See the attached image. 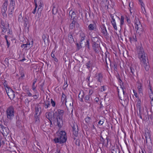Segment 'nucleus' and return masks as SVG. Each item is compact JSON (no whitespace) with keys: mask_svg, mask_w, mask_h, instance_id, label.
Returning a JSON list of instances; mask_svg holds the SVG:
<instances>
[{"mask_svg":"<svg viewBox=\"0 0 153 153\" xmlns=\"http://www.w3.org/2000/svg\"><path fill=\"white\" fill-rule=\"evenodd\" d=\"M15 5V1L14 0H10V4L9 7H14Z\"/></svg>","mask_w":153,"mask_h":153,"instance_id":"58836bf2","label":"nucleus"},{"mask_svg":"<svg viewBox=\"0 0 153 153\" xmlns=\"http://www.w3.org/2000/svg\"><path fill=\"white\" fill-rule=\"evenodd\" d=\"M49 100V99H48V100L47 101H45L43 103L44 106L45 108H48L51 105V103H50V102Z\"/></svg>","mask_w":153,"mask_h":153,"instance_id":"b1692460","label":"nucleus"},{"mask_svg":"<svg viewBox=\"0 0 153 153\" xmlns=\"http://www.w3.org/2000/svg\"><path fill=\"white\" fill-rule=\"evenodd\" d=\"M22 19H23V18L22 17V14L21 13L19 16L18 20L19 22L20 21L21 22H22Z\"/></svg>","mask_w":153,"mask_h":153,"instance_id":"603ef678","label":"nucleus"},{"mask_svg":"<svg viewBox=\"0 0 153 153\" xmlns=\"http://www.w3.org/2000/svg\"><path fill=\"white\" fill-rule=\"evenodd\" d=\"M131 72L133 75H134V73L136 72L135 67L133 65H131L130 67Z\"/></svg>","mask_w":153,"mask_h":153,"instance_id":"c85d7f7f","label":"nucleus"},{"mask_svg":"<svg viewBox=\"0 0 153 153\" xmlns=\"http://www.w3.org/2000/svg\"><path fill=\"white\" fill-rule=\"evenodd\" d=\"M120 149L118 148L117 147H114L112 149V153H120Z\"/></svg>","mask_w":153,"mask_h":153,"instance_id":"c756f323","label":"nucleus"},{"mask_svg":"<svg viewBox=\"0 0 153 153\" xmlns=\"http://www.w3.org/2000/svg\"><path fill=\"white\" fill-rule=\"evenodd\" d=\"M73 33L71 32H70L68 35V41L71 43H73L74 42V39L73 37Z\"/></svg>","mask_w":153,"mask_h":153,"instance_id":"f3484780","label":"nucleus"},{"mask_svg":"<svg viewBox=\"0 0 153 153\" xmlns=\"http://www.w3.org/2000/svg\"><path fill=\"white\" fill-rule=\"evenodd\" d=\"M7 93L9 98L11 100L13 99L15 96L14 91L10 88L8 89V91L5 89Z\"/></svg>","mask_w":153,"mask_h":153,"instance_id":"0eeeda50","label":"nucleus"},{"mask_svg":"<svg viewBox=\"0 0 153 153\" xmlns=\"http://www.w3.org/2000/svg\"><path fill=\"white\" fill-rule=\"evenodd\" d=\"M39 115H34L35 119H36V121H37L39 120Z\"/></svg>","mask_w":153,"mask_h":153,"instance_id":"680f3d73","label":"nucleus"},{"mask_svg":"<svg viewBox=\"0 0 153 153\" xmlns=\"http://www.w3.org/2000/svg\"><path fill=\"white\" fill-rule=\"evenodd\" d=\"M82 96H83V95L82 94V92H80L78 95V98L80 101L83 102L84 100L83 99H82Z\"/></svg>","mask_w":153,"mask_h":153,"instance_id":"4c0bfd02","label":"nucleus"},{"mask_svg":"<svg viewBox=\"0 0 153 153\" xmlns=\"http://www.w3.org/2000/svg\"><path fill=\"white\" fill-rule=\"evenodd\" d=\"M3 29L2 30V32L3 34H4V33H5L6 32H7L8 31V29H7L6 28H5V26H3Z\"/></svg>","mask_w":153,"mask_h":153,"instance_id":"5fc2aeb1","label":"nucleus"},{"mask_svg":"<svg viewBox=\"0 0 153 153\" xmlns=\"http://www.w3.org/2000/svg\"><path fill=\"white\" fill-rule=\"evenodd\" d=\"M7 1H5L3 3L2 6V7L1 8V11L2 16L5 18H6L7 17L6 11L7 9Z\"/></svg>","mask_w":153,"mask_h":153,"instance_id":"423d86ee","label":"nucleus"},{"mask_svg":"<svg viewBox=\"0 0 153 153\" xmlns=\"http://www.w3.org/2000/svg\"><path fill=\"white\" fill-rule=\"evenodd\" d=\"M124 19L125 17L124 16H121L120 19V26L121 27L124 24Z\"/></svg>","mask_w":153,"mask_h":153,"instance_id":"c9c22d12","label":"nucleus"},{"mask_svg":"<svg viewBox=\"0 0 153 153\" xmlns=\"http://www.w3.org/2000/svg\"><path fill=\"white\" fill-rule=\"evenodd\" d=\"M75 21L74 19L70 25V27L71 29H73L75 27Z\"/></svg>","mask_w":153,"mask_h":153,"instance_id":"e433bc0d","label":"nucleus"},{"mask_svg":"<svg viewBox=\"0 0 153 153\" xmlns=\"http://www.w3.org/2000/svg\"><path fill=\"white\" fill-rule=\"evenodd\" d=\"M81 44H80H80H79L78 43H76V48L77 50L78 51L82 48Z\"/></svg>","mask_w":153,"mask_h":153,"instance_id":"de8ad7c7","label":"nucleus"},{"mask_svg":"<svg viewBox=\"0 0 153 153\" xmlns=\"http://www.w3.org/2000/svg\"><path fill=\"white\" fill-rule=\"evenodd\" d=\"M58 10L57 8H56L55 6H53L52 11V13L54 15L56 14Z\"/></svg>","mask_w":153,"mask_h":153,"instance_id":"a19ab883","label":"nucleus"},{"mask_svg":"<svg viewBox=\"0 0 153 153\" xmlns=\"http://www.w3.org/2000/svg\"><path fill=\"white\" fill-rule=\"evenodd\" d=\"M75 21V27H76V28L79 27V23L77 22L76 19H74Z\"/></svg>","mask_w":153,"mask_h":153,"instance_id":"8fccbe9b","label":"nucleus"},{"mask_svg":"<svg viewBox=\"0 0 153 153\" xmlns=\"http://www.w3.org/2000/svg\"><path fill=\"white\" fill-rule=\"evenodd\" d=\"M0 127L2 129V133L3 134L6 135L8 134L9 133V129L8 127L4 126L2 125H1Z\"/></svg>","mask_w":153,"mask_h":153,"instance_id":"4468645a","label":"nucleus"},{"mask_svg":"<svg viewBox=\"0 0 153 153\" xmlns=\"http://www.w3.org/2000/svg\"><path fill=\"white\" fill-rule=\"evenodd\" d=\"M91 40L92 43H100L99 39L96 37H92L91 38Z\"/></svg>","mask_w":153,"mask_h":153,"instance_id":"7c9ffc66","label":"nucleus"},{"mask_svg":"<svg viewBox=\"0 0 153 153\" xmlns=\"http://www.w3.org/2000/svg\"><path fill=\"white\" fill-rule=\"evenodd\" d=\"M73 132L74 135L76 137H77L78 135V126L76 124H73L72 126Z\"/></svg>","mask_w":153,"mask_h":153,"instance_id":"1a4fd4ad","label":"nucleus"},{"mask_svg":"<svg viewBox=\"0 0 153 153\" xmlns=\"http://www.w3.org/2000/svg\"><path fill=\"white\" fill-rule=\"evenodd\" d=\"M85 45L86 47L88 48L89 50L90 49V44L88 40L86 41V42L85 43Z\"/></svg>","mask_w":153,"mask_h":153,"instance_id":"c03bdc74","label":"nucleus"},{"mask_svg":"<svg viewBox=\"0 0 153 153\" xmlns=\"http://www.w3.org/2000/svg\"><path fill=\"white\" fill-rule=\"evenodd\" d=\"M12 30L8 29V31H7V35L9 37H12Z\"/></svg>","mask_w":153,"mask_h":153,"instance_id":"37998d69","label":"nucleus"},{"mask_svg":"<svg viewBox=\"0 0 153 153\" xmlns=\"http://www.w3.org/2000/svg\"><path fill=\"white\" fill-rule=\"evenodd\" d=\"M90 95H87L85 96L84 97L85 101L88 103H90L91 102V98H90Z\"/></svg>","mask_w":153,"mask_h":153,"instance_id":"6ab92c4d","label":"nucleus"},{"mask_svg":"<svg viewBox=\"0 0 153 153\" xmlns=\"http://www.w3.org/2000/svg\"><path fill=\"white\" fill-rule=\"evenodd\" d=\"M101 29V32L105 36H107L108 34L107 33L106 27L104 25L100 26Z\"/></svg>","mask_w":153,"mask_h":153,"instance_id":"dca6fc26","label":"nucleus"},{"mask_svg":"<svg viewBox=\"0 0 153 153\" xmlns=\"http://www.w3.org/2000/svg\"><path fill=\"white\" fill-rule=\"evenodd\" d=\"M126 19L127 21V22L128 23H130V21L128 17L126 16Z\"/></svg>","mask_w":153,"mask_h":153,"instance_id":"69168bd1","label":"nucleus"},{"mask_svg":"<svg viewBox=\"0 0 153 153\" xmlns=\"http://www.w3.org/2000/svg\"><path fill=\"white\" fill-rule=\"evenodd\" d=\"M142 97V96L141 97L140 96V97L138 99H137L138 100V101L137 102V104L138 105V108L139 109V111L140 112V108L141 106V99Z\"/></svg>","mask_w":153,"mask_h":153,"instance_id":"bb28decb","label":"nucleus"},{"mask_svg":"<svg viewBox=\"0 0 153 153\" xmlns=\"http://www.w3.org/2000/svg\"><path fill=\"white\" fill-rule=\"evenodd\" d=\"M104 59L105 60L106 64L107 65L108 63H111L109 59V53L108 52H106L105 53V56H104Z\"/></svg>","mask_w":153,"mask_h":153,"instance_id":"2eb2a0df","label":"nucleus"},{"mask_svg":"<svg viewBox=\"0 0 153 153\" xmlns=\"http://www.w3.org/2000/svg\"><path fill=\"white\" fill-rule=\"evenodd\" d=\"M106 139L107 140V143L105 144V146L107 147L108 145V142L110 141V140L108 137H106Z\"/></svg>","mask_w":153,"mask_h":153,"instance_id":"6e6d98bb","label":"nucleus"},{"mask_svg":"<svg viewBox=\"0 0 153 153\" xmlns=\"http://www.w3.org/2000/svg\"><path fill=\"white\" fill-rule=\"evenodd\" d=\"M67 140L66 133L64 131H62L59 132L57 137L55 138L53 141L56 143L62 144L65 143Z\"/></svg>","mask_w":153,"mask_h":153,"instance_id":"7ed1b4c3","label":"nucleus"},{"mask_svg":"<svg viewBox=\"0 0 153 153\" xmlns=\"http://www.w3.org/2000/svg\"><path fill=\"white\" fill-rule=\"evenodd\" d=\"M85 65L87 67V68L89 69H92V67H94L93 65V63L91 61H89L87 63L85 64Z\"/></svg>","mask_w":153,"mask_h":153,"instance_id":"a211bd4d","label":"nucleus"},{"mask_svg":"<svg viewBox=\"0 0 153 153\" xmlns=\"http://www.w3.org/2000/svg\"><path fill=\"white\" fill-rule=\"evenodd\" d=\"M137 50L139 58L143 63L145 70L148 71L149 68V63L141 44H140L137 47Z\"/></svg>","mask_w":153,"mask_h":153,"instance_id":"f257e3e1","label":"nucleus"},{"mask_svg":"<svg viewBox=\"0 0 153 153\" xmlns=\"http://www.w3.org/2000/svg\"><path fill=\"white\" fill-rule=\"evenodd\" d=\"M100 143H101L103 145L105 146V140L103 137H102V139H100Z\"/></svg>","mask_w":153,"mask_h":153,"instance_id":"49530a36","label":"nucleus"},{"mask_svg":"<svg viewBox=\"0 0 153 153\" xmlns=\"http://www.w3.org/2000/svg\"><path fill=\"white\" fill-rule=\"evenodd\" d=\"M129 39L131 42H136L137 41L136 36H133L132 37H129Z\"/></svg>","mask_w":153,"mask_h":153,"instance_id":"473e14b6","label":"nucleus"},{"mask_svg":"<svg viewBox=\"0 0 153 153\" xmlns=\"http://www.w3.org/2000/svg\"><path fill=\"white\" fill-rule=\"evenodd\" d=\"M32 44H31V46H29L30 45V42H27L26 44H23L22 45H21V47L22 48H27L28 47L29 48H30L32 46V45H33V41H32Z\"/></svg>","mask_w":153,"mask_h":153,"instance_id":"a878e982","label":"nucleus"},{"mask_svg":"<svg viewBox=\"0 0 153 153\" xmlns=\"http://www.w3.org/2000/svg\"><path fill=\"white\" fill-rule=\"evenodd\" d=\"M69 17H71V19L74 20V19H76L75 18L76 17V14L74 11L73 10H71L69 12Z\"/></svg>","mask_w":153,"mask_h":153,"instance_id":"aec40b11","label":"nucleus"},{"mask_svg":"<svg viewBox=\"0 0 153 153\" xmlns=\"http://www.w3.org/2000/svg\"><path fill=\"white\" fill-rule=\"evenodd\" d=\"M149 93V96L151 100L153 99V93L152 92H150Z\"/></svg>","mask_w":153,"mask_h":153,"instance_id":"4d7b16f0","label":"nucleus"},{"mask_svg":"<svg viewBox=\"0 0 153 153\" xmlns=\"http://www.w3.org/2000/svg\"><path fill=\"white\" fill-rule=\"evenodd\" d=\"M147 134H148V136H147V134H146V135L145 136V138H146V143H147V137H150V135L149 134L148 132H147Z\"/></svg>","mask_w":153,"mask_h":153,"instance_id":"13d9d810","label":"nucleus"},{"mask_svg":"<svg viewBox=\"0 0 153 153\" xmlns=\"http://www.w3.org/2000/svg\"><path fill=\"white\" fill-rule=\"evenodd\" d=\"M137 84L138 92L140 94L141 97L142 96H143V84L139 81L137 82Z\"/></svg>","mask_w":153,"mask_h":153,"instance_id":"6e6552de","label":"nucleus"},{"mask_svg":"<svg viewBox=\"0 0 153 153\" xmlns=\"http://www.w3.org/2000/svg\"><path fill=\"white\" fill-rule=\"evenodd\" d=\"M121 89H122V91L123 92V98H122L123 99V100H124V101H125V100H126L127 99H128V96L127 94H125V91H124L123 89V87H122V86L121 85ZM117 92L118 93V96L119 97V99L122 100H123V99H121V97H120L119 96V89L118 88H117Z\"/></svg>","mask_w":153,"mask_h":153,"instance_id":"9d476101","label":"nucleus"},{"mask_svg":"<svg viewBox=\"0 0 153 153\" xmlns=\"http://www.w3.org/2000/svg\"><path fill=\"white\" fill-rule=\"evenodd\" d=\"M24 26L25 27H27V25L28 24V21L26 17H25L24 19Z\"/></svg>","mask_w":153,"mask_h":153,"instance_id":"ea45409f","label":"nucleus"},{"mask_svg":"<svg viewBox=\"0 0 153 153\" xmlns=\"http://www.w3.org/2000/svg\"><path fill=\"white\" fill-rule=\"evenodd\" d=\"M75 143L76 145L79 146L80 145L79 140H76V141Z\"/></svg>","mask_w":153,"mask_h":153,"instance_id":"0e129e2a","label":"nucleus"},{"mask_svg":"<svg viewBox=\"0 0 153 153\" xmlns=\"http://www.w3.org/2000/svg\"><path fill=\"white\" fill-rule=\"evenodd\" d=\"M135 28L136 29V33L141 34L143 29L142 27V25L138 19H135Z\"/></svg>","mask_w":153,"mask_h":153,"instance_id":"39448f33","label":"nucleus"},{"mask_svg":"<svg viewBox=\"0 0 153 153\" xmlns=\"http://www.w3.org/2000/svg\"><path fill=\"white\" fill-rule=\"evenodd\" d=\"M133 92L134 94V95L135 96V97L137 98V99H138L140 97H139L137 95V92L134 90H133Z\"/></svg>","mask_w":153,"mask_h":153,"instance_id":"864d4df0","label":"nucleus"},{"mask_svg":"<svg viewBox=\"0 0 153 153\" xmlns=\"http://www.w3.org/2000/svg\"><path fill=\"white\" fill-rule=\"evenodd\" d=\"M92 47L93 49L95 52H97L99 50L100 43H92Z\"/></svg>","mask_w":153,"mask_h":153,"instance_id":"ddd939ff","label":"nucleus"},{"mask_svg":"<svg viewBox=\"0 0 153 153\" xmlns=\"http://www.w3.org/2000/svg\"><path fill=\"white\" fill-rule=\"evenodd\" d=\"M64 112L63 110L60 109L54 112L55 118L56 120L58 126L59 128L62 127L63 125L62 118Z\"/></svg>","mask_w":153,"mask_h":153,"instance_id":"f03ea898","label":"nucleus"},{"mask_svg":"<svg viewBox=\"0 0 153 153\" xmlns=\"http://www.w3.org/2000/svg\"><path fill=\"white\" fill-rule=\"evenodd\" d=\"M51 103L52 106L55 107V106L56 102L55 101H54L52 99H51Z\"/></svg>","mask_w":153,"mask_h":153,"instance_id":"3c124183","label":"nucleus"},{"mask_svg":"<svg viewBox=\"0 0 153 153\" xmlns=\"http://www.w3.org/2000/svg\"><path fill=\"white\" fill-rule=\"evenodd\" d=\"M7 118L10 120L12 119L14 117V108L12 106H10L6 111Z\"/></svg>","mask_w":153,"mask_h":153,"instance_id":"20e7f679","label":"nucleus"},{"mask_svg":"<svg viewBox=\"0 0 153 153\" xmlns=\"http://www.w3.org/2000/svg\"><path fill=\"white\" fill-rule=\"evenodd\" d=\"M152 144L151 142L147 144V151L149 153H152Z\"/></svg>","mask_w":153,"mask_h":153,"instance_id":"412c9836","label":"nucleus"},{"mask_svg":"<svg viewBox=\"0 0 153 153\" xmlns=\"http://www.w3.org/2000/svg\"><path fill=\"white\" fill-rule=\"evenodd\" d=\"M45 117L49 120H52L55 119L54 112L53 114L51 112H46L45 114Z\"/></svg>","mask_w":153,"mask_h":153,"instance_id":"9b49d317","label":"nucleus"},{"mask_svg":"<svg viewBox=\"0 0 153 153\" xmlns=\"http://www.w3.org/2000/svg\"><path fill=\"white\" fill-rule=\"evenodd\" d=\"M141 114L143 117V120L147 121L149 119L148 111L146 110H143Z\"/></svg>","mask_w":153,"mask_h":153,"instance_id":"f8f14e48","label":"nucleus"},{"mask_svg":"<svg viewBox=\"0 0 153 153\" xmlns=\"http://www.w3.org/2000/svg\"><path fill=\"white\" fill-rule=\"evenodd\" d=\"M111 68H113L114 71H117V64L115 62H111L110 64Z\"/></svg>","mask_w":153,"mask_h":153,"instance_id":"5701e85b","label":"nucleus"},{"mask_svg":"<svg viewBox=\"0 0 153 153\" xmlns=\"http://www.w3.org/2000/svg\"><path fill=\"white\" fill-rule=\"evenodd\" d=\"M42 4L41 2H40V4H39V7L38 9V13H39V11H40L39 13H40V11L42 10Z\"/></svg>","mask_w":153,"mask_h":153,"instance_id":"a18cd8bd","label":"nucleus"},{"mask_svg":"<svg viewBox=\"0 0 153 153\" xmlns=\"http://www.w3.org/2000/svg\"><path fill=\"white\" fill-rule=\"evenodd\" d=\"M80 37L81 38V40L80 41L79 43H80V44H82V41L83 40H84L85 38V34L82 33H80Z\"/></svg>","mask_w":153,"mask_h":153,"instance_id":"2f4dec72","label":"nucleus"},{"mask_svg":"<svg viewBox=\"0 0 153 153\" xmlns=\"http://www.w3.org/2000/svg\"><path fill=\"white\" fill-rule=\"evenodd\" d=\"M95 77L97 80L99 82H100L102 80L103 76L101 74L99 73L96 74Z\"/></svg>","mask_w":153,"mask_h":153,"instance_id":"4be33fe9","label":"nucleus"},{"mask_svg":"<svg viewBox=\"0 0 153 153\" xmlns=\"http://www.w3.org/2000/svg\"><path fill=\"white\" fill-rule=\"evenodd\" d=\"M4 86L5 87L7 88L8 89H8H9V88H10V87H9L8 86L7 82L6 81H5L4 82Z\"/></svg>","mask_w":153,"mask_h":153,"instance_id":"e2e57ef3","label":"nucleus"},{"mask_svg":"<svg viewBox=\"0 0 153 153\" xmlns=\"http://www.w3.org/2000/svg\"><path fill=\"white\" fill-rule=\"evenodd\" d=\"M88 29L90 30L96 31L97 29L95 25L94 24H90L88 26Z\"/></svg>","mask_w":153,"mask_h":153,"instance_id":"393cba45","label":"nucleus"},{"mask_svg":"<svg viewBox=\"0 0 153 153\" xmlns=\"http://www.w3.org/2000/svg\"><path fill=\"white\" fill-rule=\"evenodd\" d=\"M91 76V75L90 74H89L88 76L86 78V80L87 82H90V78Z\"/></svg>","mask_w":153,"mask_h":153,"instance_id":"052dcab7","label":"nucleus"},{"mask_svg":"<svg viewBox=\"0 0 153 153\" xmlns=\"http://www.w3.org/2000/svg\"><path fill=\"white\" fill-rule=\"evenodd\" d=\"M41 108L40 107L35 108V115H39L41 114Z\"/></svg>","mask_w":153,"mask_h":153,"instance_id":"cd10ccee","label":"nucleus"},{"mask_svg":"<svg viewBox=\"0 0 153 153\" xmlns=\"http://www.w3.org/2000/svg\"><path fill=\"white\" fill-rule=\"evenodd\" d=\"M111 24H112V25H113V27L114 28V29L116 30H117V27L116 26V22H114V23L113 22L111 23Z\"/></svg>","mask_w":153,"mask_h":153,"instance_id":"09e8293b","label":"nucleus"},{"mask_svg":"<svg viewBox=\"0 0 153 153\" xmlns=\"http://www.w3.org/2000/svg\"><path fill=\"white\" fill-rule=\"evenodd\" d=\"M68 86V85L67 84V81L66 82H64V85L63 86V88H64V89H65L66 87H67Z\"/></svg>","mask_w":153,"mask_h":153,"instance_id":"bf43d9fd","label":"nucleus"},{"mask_svg":"<svg viewBox=\"0 0 153 153\" xmlns=\"http://www.w3.org/2000/svg\"><path fill=\"white\" fill-rule=\"evenodd\" d=\"M8 10H11V11H14V7H9Z\"/></svg>","mask_w":153,"mask_h":153,"instance_id":"338daca9","label":"nucleus"},{"mask_svg":"<svg viewBox=\"0 0 153 153\" xmlns=\"http://www.w3.org/2000/svg\"><path fill=\"white\" fill-rule=\"evenodd\" d=\"M85 122L87 124H89L91 122V118L90 117H88L85 118Z\"/></svg>","mask_w":153,"mask_h":153,"instance_id":"79ce46f5","label":"nucleus"},{"mask_svg":"<svg viewBox=\"0 0 153 153\" xmlns=\"http://www.w3.org/2000/svg\"><path fill=\"white\" fill-rule=\"evenodd\" d=\"M61 100L62 102H65V103L66 102V97L65 94L63 93L62 95L61 98Z\"/></svg>","mask_w":153,"mask_h":153,"instance_id":"f704fd0d","label":"nucleus"},{"mask_svg":"<svg viewBox=\"0 0 153 153\" xmlns=\"http://www.w3.org/2000/svg\"><path fill=\"white\" fill-rule=\"evenodd\" d=\"M14 11H11L8 10V16L9 18L10 19H11L13 17V13Z\"/></svg>","mask_w":153,"mask_h":153,"instance_id":"72a5a7b5","label":"nucleus"},{"mask_svg":"<svg viewBox=\"0 0 153 153\" xmlns=\"http://www.w3.org/2000/svg\"><path fill=\"white\" fill-rule=\"evenodd\" d=\"M27 94H28V96L29 97H31L32 96V94L30 93V92L29 91H27Z\"/></svg>","mask_w":153,"mask_h":153,"instance_id":"774afa93","label":"nucleus"}]
</instances>
